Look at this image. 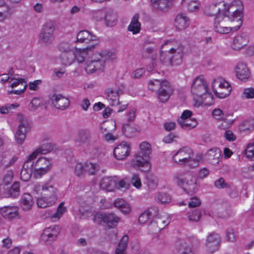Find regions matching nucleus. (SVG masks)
I'll list each match as a JSON object with an SVG mask.
<instances>
[{
	"label": "nucleus",
	"mask_w": 254,
	"mask_h": 254,
	"mask_svg": "<svg viewBox=\"0 0 254 254\" xmlns=\"http://www.w3.org/2000/svg\"><path fill=\"white\" fill-rule=\"evenodd\" d=\"M117 15L116 12L111 9L108 10L105 16V21L107 26H114L117 22Z\"/></svg>",
	"instance_id": "nucleus-35"
},
{
	"label": "nucleus",
	"mask_w": 254,
	"mask_h": 254,
	"mask_svg": "<svg viewBox=\"0 0 254 254\" xmlns=\"http://www.w3.org/2000/svg\"><path fill=\"white\" fill-rule=\"evenodd\" d=\"M52 104L57 109L64 110L67 108L70 102L68 98L61 94H54L51 97Z\"/></svg>",
	"instance_id": "nucleus-16"
},
{
	"label": "nucleus",
	"mask_w": 254,
	"mask_h": 254,
	"mask_svg": "<svg viewBox=\"0 0 254 254\" xmlns=\"http://www.w3.org/2000/svg\"><path fill=\"white\" fill-rule=\"evenodd\" d=\"M131 182L132 185L136 189H139L142 186L140 178L139 175L133 174L132 175Z\"/></svg>",
	"instance_id": "nucleus-57"
},
{
	"label": "nucleus",
	"mask_w": 254,
	"mask_h": 254,
	"mask_svg": "<svg viewBox=\"0 0 254 254\" xmlns=\"http://www.w3.org/2000/svg\"><path fill=\"white\" fill-rule=\"evenodd\" d=\"M91 134L88 130H81L79 132L75 142L78 146L88 145L90 141Z\"/></svg>",
	"instance_id": "nucleus-27"
},
{
	"label": "nucleus",
	"mask_w": 254,
	"mask_h": 254,
	"mask_svg": "<svg viewBox=\"0 0 254 254\" xmlns=\"http://www.w3.org/2000/svg\"><path fill=\"white\" fill-rule=\"evenodd\" d=\"M74 171L76 175L80 176L85 172L84 166L81 163H77L74 167Z\"/></svg>",
	"instance_id": "nucleus-64"
},
{
	"label": "nucleus",
	"mask_w": 254,
	"mask_h": 254,
	"mask_svg": "<svg viewBox=\"0 0 254 254\" xmlns=\"http://www.w3.org/2000/svg\"><path fill=\"white\" fill-rule=\"evenodd\" d=\"M10 82H11L10 87L12 88L17 86L20 84L23 85L24 84H27L24 78L18 77L17 78L16 77H11L10 78Z\"/></svg>",
	"instance_id": "nucleus-54"
},
{
	"label": "nucleus",
	"mask_w": 254,
	"mask_h": 254,
	"mask_svg": "<svg viewBox=\"0 0 254 254\" xmlns=\"http://www.w3.org/2000/svg\"><path fill=\"white\" fill-rule=\"evenodd\" d=\"M189 18L184 13L179 14L175 21V25L179 30L186 28L189 25Z\"/></svg>",
	"instance_id": "nucleus-31"
},
{
	"label": "nucleus",
	"mask_w": 254,
	"mask_h": 254,
	"mask_svg": "<svg viewBox=\"0 0 254 254\" xmlns=\"http://www.w3.org/2000/svg\"><path fill=\"white\" fill-rule=\"evenodd\" d=\"M51 166V163L49 160L45 157L40 158L34 164V176L36 178H40L50 170Z\"/></svg>",
	"instance_id": "nucleus-10"
},
{
	"label": "nucleus",
	"mask_w": 254,
	"mask_h": 254,
	"mask_svg": "<svg viewBox=\"0 0 254 254\" xmlns=\"http://www.w3.org/2000/svg\"><path fill=\"white\" fill-rule=\"evenodd\" d=\"M208 91V85L202 76H197L193 79L191 88V93L193 96L200 98L201 102L205 100L204 96L212 99V95Z\"/></svg>",
	"instance_id": "nucleus-4"
},
{
	"label": "nucleus",
	"mask_w": 254,
	"mask_h": 254,
	"mask_svg": "<svg viewBox=\"0 0 254 254\" xmlns=\"http://www.w3.org/2000/svg\"><path fill=\"white\" fill-rule=\"evenodd\" d=\"M117 186V180L112 177H104L100 182V187L107 191H114Z\"/></svg>",
	"instance_id": "nucleus-24"
},
{
	"label": "nucleus",
	"mask_w": 254,
	"mask_h": 254,
	"mask_svg": "<svg viewBox=\"0 0 254 254\" xmlns=\"http://www.w3.org/2000/svg\"><path fill=\"white\" fill-rule=\"evenodd\" d=\"M146 183L148 189L153 190L158 186L157 178L152 175H149L146 177Z\"/></svg>",
	"instance_id": "nucleus-45"
},
{
	"label": "nucleus",
	"mask_w": 254,
	"mask_h": 254,
	"mask_svg": "<svg viewBox=\"0 0 254 254\" xmlns=\"http://www.w3.org/2000/svg\"><path fill=\"white\" fill-rule=\"evenodd\" d=\"M138 14H135L127 28L128 30L131 31L133 34L139 33L140 30V23L138 21Z\"/></svg>",
	"instance_id": "nucleus-36"
},
{
	"label": "nucleus",
	"mask_w": 254,
	"mask_h": 254,
	"mask_svg": "<svg viewBox=\"0 0 254 254\" xmlns=\"http://www.w3.org/2000/svg\"><path fill=\"white\" fill-rule=\"evenodd\" d=\"M13 172L12 171H8L3 177V183L5 185H9L12 181L13 178Z\"/></svg>",
	"instance_id": "nucleus-59"
},
{
	"label": "nucleus",
	"mask_w": 254,
	"mask_h": 254,
	"mask_svg": "<svg viewBox=\"0 0 254 254\" xmlns=\"http://www.w3.org/2000/svg\"><path fill=\"white\" fill-rule=\"evenodd\" d=\"M130 150L129 145L127 142H123L114 149V155L117 159L122 160L129 155Z\"/></svg>",
	"instance_id": "nucleus-15"
},
{
	"label": "nucleus",
	"mask_w": 254,
	"mask_h": 254,
	"mask_svg": "<svg viewBox=\"0 0 254 254\" xmlns=\"http://www.w3.org/2000/svg\"><path fill=\"white\" fill-rule=\"evenodd\" d=\"M217 86L221 89H228L229 87V84L227 82L223 81L221 78H217L213 80L211 84L212 89L216 96L220 98L226 97V94H224L223 93H219L217 91L215 87Z\"/></svg>",
	"instance_id": "nucleus-20"
},
{
	"label": "nucleus",
	"mask_w": 254,
	"mask_h": 254,
	"mask_svg": "<svg viewBox=\"0 0 254 254\" xmlns=\"http://www.w3.org/2000/svg\"><path fill=\"white\" fill-rule=\"evenodd\" d=\"M172 58V57L171 56L170 50L165 52L161 50L160 52V60L162 64L166 65H171L172 60H171Z\"/></svg>",
	"instance_id": "nucleus-43"
},
{
	"label": "nucleus",
	"mask_w": 254,
	"mask_h": 254,
	"mask_svg": "<svg viewBox=\"0 0 254 254\" xmlns=\"http://www.w3.org/2000/svg\"><path fill=\"white\" fill-rule=\"evenodd\" d=\"M149 159L147 156L138 153L132 160V165L134 168H139L142 172L147 171L151 168Z\"/></svg>",
	"instance_id": "nucleus-11"
},
{
	"label": "nucleus",
	"mask_w": 254,
	"mask_h": 254,
	"mask_svg": "<svg viewBox=\"0 0 254 254\" xmlns=\"http://www.w3.org/2000/svg\"><path fill=\"white\" fill-rule=\"evenodd\" d=\"M34 201L32 196L29 193H24L21 198V206L23 210L28 211L31 209Z\"/></svg>",
	"instance_id": "nucleus-32"
},
{
	"label": "nucleus",
	"mask_w": 254,
	"mask_h": 254,
	"mask_svg": "<svg viewBox=\"0 0 254 254\" xmlns=\"http://www.w3.org/2000/svg\"><path fill=\"white\" fill-rule=\"evenodd\" d=\"M242 3L235 0L227 5L224 2L213 3L206 9L209 16H216L214 30L220 34H227L238 30L242 24L243 14Z\"/></svg>",
	"instance_id": "nucleus-1"
},
{
	"label": "nucleus",
	"mask_w": 254,
	"mask_h": 254,
	"mask_svg": "<svg viewBox=\"0 0 254 254\" xmlns=\"http://www.w3.org/2000/svg\"><path fill=\"white\" fill-rule=\"evenodd\" d=\"M61 58L63 64L65 65H70L75 61L74 52L63 53Z\"/></svg>",
	"instance_id": "nucleus-41"
},
{
	"label": "nucleus",
	"mask_w": 254,
	"mask_h": 254,
	"mask_svg": "<svg viewBox=\"0 0 254 254\" xmlns=\"http://www.w3.org/2000/svg\"><path fill=\"white\" fill-rule=\"evenodd\" d=\"M98 41V38L87 30H82L76 36V43L89 44Z\"/></svg>",
	"instance_id": "nucleus-17"
},
{
	"label": "nucleus",
	"mask_w": 254,
	"mask_h": 254,
	"mask_svg": "<svg viewBox=\"0 0 254 254\" xmlns=\"http://www.w3.org/2000/svg\"><path fill=\"white\" fill-rule=\"evenodd\" d=\"M128 237L124 235L118 245V247L116 250V254H125V252L128 245Z\"/></svg>",
	"instance_id": "nucleus-42"
},
{
	"label": "nucleus",
	"mask_w": 254,
	"mask_h": 254,
	"mask_svg": "<svg viewBox=\"0 0 254 254\" xmlns=\"http://www.w3.org/2000/svg\"><path fill=\"white\" fill-rule=\"evenodd\" d=\"M239 128L243 131L253 130L254 128V120L250 119L244 121L240 125Z\"/></svg>",
	"instance_id": "nucleus-49"
},
{
	"label": "nucleus",
	"mask_w": 254,
	"mask_h": 254,
	"mask_svg": "<svg viewBox=\"0 0 254 254\" xmlns=\"http://www.w3.org/2000/svg\"><path fill=\"white\" fill-rule=\"evenodd\" d=\"M201 216V212L197 209L189 211L187 213V216L189 220L191 222H198Z\"/></svg>",
	"instance_id": "nucleus-48"
},
{
	"label": "nucleus",
	"mask_w": 254,
	"mask_h": 254,
	"mask_svg": "<svg viewBox=\"0 0 254 254\" xmlns=\"http://www.w3.org/2000/svg\"><path fill=\"white\" fill-rule=\"evenodd\" d=\"M163 81L158 79L151 80L148 83V89L152 91L157 92L162 86Z\"/></svg>",
	"instance_id": "nucleus-51"
},
{
	"label": "nucleus",
	"mask_w": 254,
	"mask_h": 254,
	"mask_svg": "<svg viewBox=\"0 0 254 254\" xmlns=\"http://www.w3.org/2000/svg\"><path fill=\"white\" fill-rule=\"evenodd\" d=\"M170 52L171 56L172 57L171 65L179 64L182 62L183 49L179 47L177 48H171Z\"/></svg>",
	"instance_id": "nucleus-30"
},
{
	"label": "nucleus",
	"mask_w": 254,
	"mask_h": 254,
	"mask_svg": "<svg viewBox=\"0 0 254 254\" xmlns=\"http://www.w3.org/2000/svg\"><path fill=\"white\" fill-rule=\"evenodd\" d=\"M64 202H62L59 205L57 211L53 213L52 212L51 213L50 212L48 213L49 216H51V220L53 221H56L62 216L63 214L65 212L66 208L64 207Z\"/></svg>",
	"instance_id": "nucleus-40"
},
{
	"label": "nucleus",
	"mask_w": 254,
	"mask_h": 254,
	"mask_svg": "<svg viewBox=\"0 0 254 254\" xmlns=\"http://www.w3.org/2000/svg\"><path fill=\"white\" fill-rule=\"evenodd\" d=\"M193 150L188 146H184L178 150L173 156V160L176 163L184 165L189 163L194 168L199 165L200 158H194Z\"/></svg>",
	"instance_id": "nucleus-3"
},
{
	"label": "nucleus",
	"mask_w": 254,
	"mask_h": 254,
	"mask_svg": "<svg viewBox=\"0 0 254 254\" xmlns=\"http://www.w3.org/2000/svg\"><path fill=\"white\" fill-rule=\"evenodd\" d=\"M237 77L240 80L248 79L250 76V72L247 65L243 63H239L235 67Z\"/></svg>",
	"instance_id": "nucleus-25"
},
{
	"label": "nucleus",
	"mask_w": 254,
	"mask_h": 254,
	"mask_svg": "<svg viewBox=\"0 0 254 254\" xmlns=\"http://www.w3.org/2000/svg\"><path fill=\"white\" fill-rule=\"evenodd\" d=\"M34 159L30 158L29 156L27 160L24 162L23 168L20 173V177L21 180L27 182L30 180L34 169Z\"/></svg>",
	"instance_id": "nucleus-13"
},
{
	"label": "nucleus",
	"mask_w": 254,
	"mask_h": 254,
	"mask_svg": "<svg viewBox=\"0 0 254 254\" xmlns=\"http://www.w3.org/2000/svg\"><path fill=\"white\" fill-rule=\"evenodd\" d=\"M200 3L196 0L190 1L188 4V10L190 11H195L199 8Z\"/></svg>",
	"instance_id": "nucleus-61"
},
{
	"label": "nucleus",
	"mask_w": 254,
	"mask_h": 254,
	"mask_svg": "<svg viewBox=\"0 0 254 254\" xmlns=\"http://www.w3.org/2000/svg\"><path fill=\"white\" fill-rule=\"evenodd\" d=\"M120 218L113 213H96L93 217V221L97 224L102 223L107 224L109 227H115L118 223Z\"/></svg>",
	"instance_id": "nucleus-7"
},
{
	"label": "nucleus",
	"mask_w": 254,
	"mask_h": 254,
	"mask_svg": "<svg viewBox=\"0 0 254 254\" xmlns=\"http://www.w3.org/2000/svg\"><path fill=\"white\" fill-rule=\"evenodd\" d=\"M120 89L109 88L107 90V99L111 106L118 105L119 103V95Z\"/></svg>",
	"instance_id": "nucleus-33"
},
{
	"label": "nucleus",
	"mask_w": 254,
	"mask_h": 254,
	"mask_svg": "<svg viewBox=\"0 0 254 254\" xmlns=\"http://www.w3.org/2000/svg\"><path fill=\"white\" fill-rule=\"evenodd\" d=\"M215 186L218 189H223L229 187V184L225 182L223 178H220L216 180L214 183Z\"/></svg>",
	"instance_id": "nucleus-62"
},
{
	"label": "nucleus",
	"mask_w": 254,
	"mask_h": 254,
	"mask_svg": "<svg viewBox=\"0 0 254 254\" xmlns=\"http://www.w3.org/2000/svg\"><path fill=\"white\" fill-rule=\"evenodd\" d=\"M246 155L248 158H251L254 156V141L248 145Z\"/></svg>",
	"instance_id": "nucleus-60"
},
{
	"label": "nucleus",
	"mask_w": 254,
	"mask_h": 254,
	"mask_svg": "<svg viewBox=\"0 0 254 254\" xmlns=\"http://www.w3.org/2000/svg\"><path fill=\"white\" fill-rule=\"evenodd\" d=\"M176 247L181 254H195L193 250L187 244L185 240L180 239L176 243Z\"/></svg>",
	"instance_id": "nucleus-28"
},
{
	"label": "nucleus",
	"mask_w": 254,
	"mask_h": 254,
	"mask_svg": "<svg viewBox=\"0 0 254 254\" xmlns=\"http://www.w3.org/2000/svg\"><path fill=\"white\" fill-rule=\"evenodd\" d=\"M249 42L248 35L246 33H243L234 38L232 47L235 50H240L246 46Z\"/></svg>",
	"instance_id": "nucleus-19"
},
{
	"label": "nucleus",
	"mask_w": 254,
	"mask_h": 254,
	"mask_svg": "<svg viewBox=\"0 0 254 254\" xmlns=\"http://www.w3.org/2000/svg\"><path fill=\"white\" fill-rule=\"evenodd\" d=\"M153 225H156L157 230H161L167 226L170 222L169 218L165 215L158 216V214L154 217Z\"/></svg>",
	"instance_id": "nucleus-34"
},
{
	"label": "nucleus",
	"mask_w": 254,
	"mask_h": 254,
	"mask_svg": "<svg viewBox=\"0 0 254 254\" xmlns=\"http://www.w3.org/2000/svg\"><path fill=\"white\" fill-rule=\"evenodd\" d=\"M221 156V151L218 148L209 149L204 155L205 159L214 166L219 163Z\"/></svg>",
	"instance_id": "nucleus-18"
},
{
	"label": "nucleus",
	"mask_w": 254,
	"mask_h": 254,
	"mask_svg": "<svg viewBox=\"0 0 254 254\" xmlns=\"http://www.w3.org/2000/svg\"><path fill=\"white\" fill-rule=\"evenodd\" d=\"M46 231H49L52 237H55L56 238H57L58 236L61 232V228L59 225H54L50 227L46 228L45 229Z\"/></svg>",
	"instance_id": "nucleus-55"
},
{
	"label": "nucleus",
	"mask_w": 254,
	"mask_h": 254,
	"mask_svg": "<svg viewBox=\"0 0 254 254\" xmlns=\"http://www.w3.org/2000/svg\"><path fill=\"white\" fill-rule=\"evenodd\" d=\"M114 206L124 213H127L130 210L129 205L122 198H118L115 200Z\"/></svg>",
	"instance_id": "nucleus-38"
},
{
	"label": "nucleus",
	"mask_w": 254,
	"mask_h": 254,
	"mask_svg": "<svg viewBox=\"0 0 254 254\" xmlns=\"http://www.w3.org/2000/svg\"><path fill=\"white\" fill-rule=\"evenodd\" d=\"M139 148L140 151L138 153L150 158V155L152 150L151 145L149 143L146 141L142 142L140 144Z\"/></svg>",
	"instance_id": "nucleus-44"
},
{
	"label": "nucleus",
	"mask_w": 254,
	"mask_h": 254,
	"mask_svg": "<svg viewBox=\"0 0 254 254\" xmlns=\"http://www.w3.org/2000/svg\"><path fill=\"white\" fill-rule=\"evenodd\" d=\"M158 213V208L157 207H152L142 213L138 217V222L140 224L147 223L149 219L155 217Z\"/></svg>",
	"instance_id": "nucleus-22"
},
{
	"label": "nucleus",
	"mask_w": 254,
	"mask_h": 254,
	"mask_svg": "<svg viewBox=\"0 0 254 254\" xmlns=\"http://www.w3.org/2000/svg\"><path fill=\"white\" fill-rule=\"evenodd\" d=\"M84 169L89 174L94 175L99 170V166L96 163L87 162L84 165Z\"/></svg>",
	"instance_id": "nucleus-46"
},
{
	"label": "nucleus",
	"mask_w": 254,
	"mask_h": 254,
	"mask_svg": "<svg viewBox=\"0 0 254 254\" xmlns=\"http://www.w3.org/2000/svg\"><path fill=\"white\" fill-rule=\"evenodd\" d=\"M55 27L52 22L45 24L39 34L40 42L45 45L51 44L54 39Z\"/></svg>",
	"instance_id": "nucleus-9"
},
{
	"label": "nucleus",
	"mask_w": 254,
	"mask_h": 254,
	"mask_svg": "<svg viewBox=\"0 0 254 254\" xmlns=\"http://www.w3.org/2000/svg\"><path fill=\"white\" fill-rule=\"evenodd\" d=\"M221 243V237L216 233H211L207 237L206 246L207 251L213 253L218 250Z\"/></svg>",
	"instance_id": "nucleus-14"
},
{
	"label": "nucleus",
	"mask_w": 254,
	"mask_h": 254,
	"mask_svg": "<svg viewBox=\"0 0 254 254\" xmlns=\"http://www.w3.org/2000/svg\"><path fill=\"white\" fill-rule=\"evenodd\" d=\"M13 13L11 7L4 0H0V22L10 17Z\"/></svg>",
	"instance_id": "nucleus-26"
},
{
	"label": "nucleus",
	"mask_w": 254,
	"mask_h": 254,
	"mask_svg": "<svg viewBox=\"0 0 254 254\" xmlns=\"http://www.w3.org/2000/svg\"><path fill=\"white\" fill-rule=\"evenodd\" d=\"M41 105V102L39 98H34L31 101L29 109L31 111L36 110Z\"/></svg>",
	"instance_id": "nucleus-58"
},
{
	"label": "nucleus",
	"mask_w": 254,
	"mask_h": 254,
	"mask_svg": "<svg viewBox=\"0 0 254 254\" xmlns=\"http://www.w3.org/2000/svg\"><path fill=\"white\" fill-rule=\"evenodd\" d=\"M18 208L14 206H5L0 208V213L8 219H12L18 217Z\"/></svg>",
	"instance_id": "nucleus-21"
},
{
	"label": "nucleus",
	"mask_w": 254,
	"mask_h": 254,
	"mask_svg": "<svg viewBox=\"0 0 254 254\" xmlns=\"http://www.w3.org/2000/svg\"><path fill=\"white\" fill-rule=\"evenodd\" d=\"M96 46V44L93 43L90 46H87L85 48H76L74 51L75 60L79 63L84 62L87 56L90 55L86 62L85 67L87 73H99L103 72L106 62L115 58V53L109 50H100L93 52Z\"/></svg>",
	"instance_id": "nucleus-2"
},
{
	"label": "nucleus",
	"mask_w": 254,
	"mask_h": 254,
	"mask_svg": "<svg viewBox=\"0 0 254 254\" xmlns=\"http://www.w3.org/2000/svg\"><path fill=\"white\" fill-rule=\"evenodd\" d=\"M243 96L248 99L254 98V88H249L245 89L243 91Z\"/></svg>",
	"instance_id": "nucleus-63"
},
{
	"label": "nucleus",
	"mask_w": 254,
	"mask_h": 254,
	"mask_svg": "<svg viewBox=\"0 0 254 254\" xmlns=\"http://www.w3.org/2000/svg\"><path fill=\"white\" fill-rule=\"evenodd\" d=\"M49 232V231H47L45 229L44 230L40 237V240L41 241L44 243H50L56 239L55 237H52V236Z\"/></svg>",
	"instance_id": "nucleus-53"
},
{
	"label": "nucleus",
	"mask_w": 254,
	"mask_h": 254,
	"mask_svg": "<svg viewBox=\"0 0 254 254\" xmlns=\"http://www.w3.org/2000/svg\"><path fill=\"white\" fill-rule=\"evenodd\" d=\"M175 179L178 185L182 187L187 194L192 195L197 191L196 178L194 176L188 174L185 178H181L177 174L175 176Z\"/></svg>",
	"instance_id": "nucleus-5"
},
{
	"label": "nucleus",
	"mask_w": 254,
	"mask_h": 254,
	"mask_svg": "<svg viewBox=\"0 0 254 254\" xmlns=\"http://www.w3.org/2000/svg\"><path fill=\"white\" fill-rule=\"evenodd\" d=\"M153 7L161 11H166L173 5V0H151Z\"/></svg>",
	"instance_id": "nucleus-23"
},
{
	"label": "nucleus",
	"mask_w": 254,
	"mask_h": 254,
	"mask_svg": "<svg viewBox=\"0 0 254 254\" xmlns=\"http://www.w3.org/2000/svg\"><path fill=\"white\" fill-rule=\"evenodd\" d=\"M178 123L182 128L185 129H190L195 127L197 125V122L194 118L189 119L183 121L182 119H179Z\"/></svg>",
	"instance_id": "nucleus-37"
},
{
	"label": "nucleus",
	"mask_w": 254,
	"mask_h": 254,
	"mask_svg": "<svg viewBox=\"0 0 254 254\" xmlns=\"http://www.w3.org/2000/svg\"><path fill=\"white\" fill-rule=\"evenodd\" d=\"M33 190L37 193H40L41 196L46 198L55 202L57 200L58 190L51 183L36 184Z\"/></svg>",
	"instance_id": "nucleus-6"
},
{
	"label": "nucleus",
	"mask_w": 254,
	"mask_h": 254,
	"mask_svg": "<svg viewBox=\"0 0 254 254\" xmlns=\"http://www.w3.org/2000/svg\"><path fill=\"white\" fill-rule=\"evenodd\" d=\"M157 96L162 102H167L174 92V89L170 83L167 80L163 81L162 86L158 90Z\"/></svg>",
	"instance_id": "nucleus-12"
},
{
	"label": "nucleus",
	"mask_w": 254,
	"mask_h": 254,
	"mask_svg": "<svg viewBox=\"0 0 254 254\" xmlns=\"http://www.w3.org/2000/svg\"><path fill=\"white\" fill-rule=\"evenodd\" d=\"M122 130L124 134L129 138L133 136L137 131L136 126L133 124L124 125Z\"/></svg>",
	"instance_id": "nucleus-39"
},
{
	"label": "nucleus",
	"mask_w": 254,
	"mask_h": 254,
	"mask_svg": "<svg viewBox=\"0 0 254 254\" xmlns=\"http://www.w3.org/2000/svg\"><path fill=\"white\" fill-rule=\"evenodd\" d=\"M17 119L19 120V124L14 136L17 143L22 144L25 139L26 134L30 129V125L27 120L22 115H18Z\"/></svg>",
	"instance_id": "nucleus-8"
},
{
	"label": "nucleus",
	"mask_w": 254,
	"mask_h": 254,
	"mask_svg": "<svg viewBox=\"0 0 254 254\" xmlns=\"http://www.w3.org/2000/svg\"><path fill=\"white\" fill-rule=\"evenodd\" d=\"M72 48V46L67 42H62L59 45V49L63 53L73 52Z\"/></svg>",
	"instance_id": "nucleus-56"
},
{
	"label": "nucleus",
	"mask_w": 254,
	"mask_h": 254,
	"mask_svg": "<svg viewBox=\"0 0 254 254\" xmlns=\"http://www.w3.org/2000/svg\"><path fill=\"white\" fill-rule=\"evenodd\" d=\"M156 198L157 201L162 204L168 203L171 200V196L167 192H164L158 193Z\"/></svg>",
	"instance_id": "nucleus-50"
},
{
	"label": "nucleus",
	"mask_w": 254,
	"mask_h": 254,
	"mask_svg": "<svg viewBox=\"0 0 254 254\" xmlns=\"http://www.w3.org/2000/svg\"><path fill=\"white\" fill-rule=\"evenodd\" d=\"M9 194L13 197L17 196L20 193V183L15 182L9 190Z\"/></svg>",
	"instance_id": "nucleus-52"
},
{
	"label": "nucleus",
	"mask_w": 254,
	"mask_h": 254,
	"mask_svg": "<svg viewBox=\"0 0 254 254\" xmlns=\"http://www.w3.org/2000/svg\"><path fill=\"white\" fill-rule=\"evenodd\" d=\"M53 149V147L51 143L46 142L41 145L29 156L30 158L34 160L39 154H45L51 152Z\"/></svg>",
	"instance_id": "nucleus-29"
},
{
	"label": "nucleus",
	"mask_w": 254,
	"mask_h": 254,
	"mask_svg": "<svg viewBox=\"0 0 254 254\" xmlns=\"http://www.w3.org/2000/svg\"><path fill=\"white\" fill-rule=\"evenodd\" d=\"M55 203L56 202L51 200L49 198H46L43 196H41V197H39L37 199V205L41 208H46L52 205Z\"/></svg>",
	"instance_id": "nucleus-47"
}]
</instances>
